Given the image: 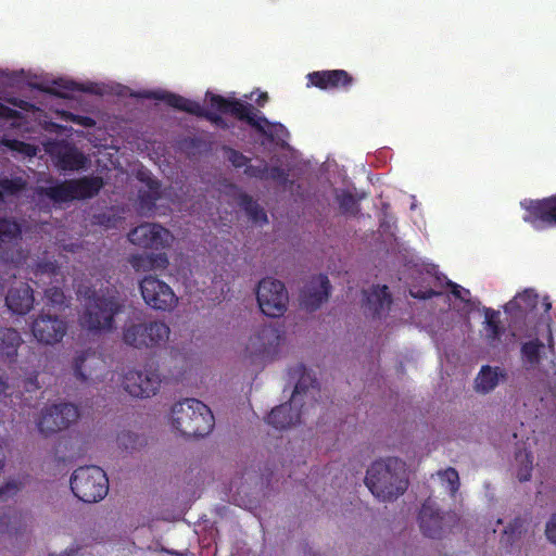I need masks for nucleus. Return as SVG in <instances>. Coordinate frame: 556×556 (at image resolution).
<instances>
[{"label":"nucleus","mask_w":556,"mask_h":556,"mask_svg":"<svg viewBox=\"0 0 556 556\" xmlns=\"http://www.w3.org/2000/svg\"><path fill=\"white\" fill-rule=\"evenodd\" d=\"M302 375L298 380L291 400L288 403L274 407L266 421L276 429L283 430L301 422V417L306 414L307 406H314L316 394L319 393V383L316 378L306 374L305 366L300 365Z\"/></svg>","instance_id":"1"},{"label":"nucleus","mask_w":556,"mask_h":556,"mask_svg":"<svg viewBox=\"0 0 556 556\" xmlns=\"http://www.w3.org/2000/svg\"><path fill=\"white\" fill-rule=\"evenodd\" d=\"M365 484L381 501H393L408 488L406 464L397 457H388L371 464Z\"/></svg>","instance_id":"2"},{"label":"nucleus","mask_w":556,"mask_h":556,"mask_svg":"<svg viewBox=\"0 0 556 556\" xmlns=\"http://www.w3.org/2000/svg\"><path fill=\"white\" fill-rule=\"evenodd\" d=\"M85 303L79 315V326L90 333L99 334L115 328V317L122 313L124 304L115 294H97L87 289L84 293Z\"/></svg>","instance_id":"3"},{"label":"nucleus","mask_w":556,"mask_h":556,"mask_svg":"<svg viewBox=\"0 0 556 556\" xmlns=\"http://www.w3.org/2000/svg\"><path fill=\"white\" fill-rule=\"evenodd\" d=\"M173 428L184 437H205L214 427V416L207 405L197 399L177 402L170 414Z\"/></svg>","instance_id":"4"},{"label":"nucleus","mask_w":556,"mask_h":556,"mask_svg":"<svg viewBox=\"0 0 556 556\" xmlns=\"http://www.w3.org/2000/svg\"><path fill=\"white\" fill-rule=\"evenodd\" d=\"M210 106L220 114H229L238 121L245 122L260 135L274 141L275 137L286 131L280 123H271L264 115H257L260 111L252 104L243 102L236 98H225L219 94L210 96Z\"/></svg>","instance_id":"5"},{"label":"nucleus","mask_w":556,"mask_h":556,"mask_svg":"<svg viewBox=\"0 0 556 556\" xmlns=\"http://www.w3.org/2000/svg\"><path fill=\"white\" fill-rule=\"evenodd\" d=\"M170 329L160 320H127L123 327V341L135 349H151L165 344Z\"/></svg>","instance_id":"6"},{"label":"nucleus","mask_w":556,"mask_h":556,"mask_svg":"<svg viewBox=\"0 0 556 556\" xmlns=\"http://www.w3.org/2000/svg\"><path fill=\"white\" fill-rule=\"evenodd\" d=\"M70 484L74 495L85 503H97L109 491L106 473L94 465L77 468L71 477Z\"/></svg>","instance_id":"7"},{"label":"nucleus","mask_w":556,"mask_h":556,"mask_svg":"<svg viewBox=\"0 0 556 556\" xmlns=\"http://www.w3.org/2000/svg\"><path fill=\"white\" fill-rule=\"evenodd\" d=\"M227 161L237 169L244 168L243 174L248 178H255L258 180H274L285 182L288 178V173L280 166L269 167L264 159L258 160L257 165L251 164V159L242 152L229 146L222 148Z\"/></svg>","instance_id":"8"},{"label":"nucleus","mask_w":556,"mask_h":556,"mask_svg":"<svg viewBox=\"0 0 556 556\" xmlns=\"http://www.w3.org/2000/svg\"><path fill=\"white\" fill-rule=\"evenodd\" d=\"M256 300L262 313L268 317L277 318L285 314L289 302L285 285L274 278H264L256 290Z\"/></svg>","instance_id":"9"},{"label":"nucleus","mask_w":556,"mask_h":556,"mask_svg":"<svg viewBox=\"0 0 556 556\" xmlns=\"http://www.w3.org/2000/svg\"><path fill=\"white\" fill-rule=\"evenodd\" d=\"M419 527L424 535L431 539H440L447 529H452L456 522V514H443L437 504L428 498L421 505L418 515Z\"/></svg>","instance_id":"10"},{"label":"nucleus","mask_w":556,"mask_h":556,"mask_svg":"<svg viewBox=\"0 0 556 556\" xmlns=\"http://www.w3.org/2000/svg\"><path fill=\"white\" fill-rule=\"evenodd\" d=\"M139 288L144 303L155 311H172L178 302L173 289L154 276L143 277Z\"/></svg>","instance_id":"11"},{"label":"nucleus","mask_w":556,"mask_h":556,"mask_svg":"<svg viewBox=\"0 0 556 556\" xmlns=\"http://www.w3.org/2000/svg\"><path fill=\"white\" fill-rule=\"evenodd\" d=\"M78 416V408L74 404H53L42 410L37 426L41 433L49 435L68 428Z\"/></svg>","instance_id":"12"},{"label":"nucleus","mask_w":556,"mask_h":556,"mask_svg":"<svg viewBox=\"0 0 556 556\" xmlns=\"http://www.w3.org/2000/svg\"><path fill=\"white\" fill-rule=\"evenodd\" d=\"M161 384L160 374L151 365L143 370L130 369L123 378V387L134 397H150L156 393Z\"/></svg>","instance_id":"13"},{"label":"nucleus","mask_w":556,"mask_h":556,"mask_svg":"<svg viewBox=\"0 0 556 556\" xmlns=\"http://www.w3.org/2000/svg\"><path fill=\"white\" fill-rule=\"evenodd\" d=\"M520 205L525 210L523 222L534 229L556 226V194L544 199L523 200Z\"/></svg>","instance_id":"14"},{"label":"nucleus","mask_w":556,"mask_h":556,"mask_svg":"<svg viewBox=\"0 0 556 556\" xmlns=\"http://www.w3.org/2000/svg\"><path fill=\"white\" fill-rule=\"evenodd\" d=\"M279 343L278 330L271 326H262L250 337L245 352L253 363L273 359L277 354Z\"/></svg>","instance_id":"15"},{"label":"nucleus","mask_w":556,"mask_h":556,"mask_svg":"<svg viewBox=\"0 0 556 556\" xmlns=\"http://www.w3.org/2000/svg\"><path fill=\"white\" fill-rule=\"evenodd\" d=\"M149 98H152L155 100H161V101L165 102L167 105H169L176 110L187 112V113L192 114L198 117H203L222 129L229 128L228 123L225 121V118L220 114H218L216 112H212V111H206L200 105V103L189 100L180 94L162 91V92H152L149 96Z\"/></svg>","instance_id":"16"},{"label":"nucleus","mask_w":556,"mask_h":556,"mask_svg":"<svg viewBox=\"0 0 556 556\" xmlns=\"http://www.w3.org/2000/svg\"><path fill=\"white\" fill-rule=\"evenodd\" d=\"M128 240L142 249L162 250L170 244V232L159 224L144 223L128 233Z\"/></svg>","instance_id":"17"},{"label":"nucleus","mask_w":556,"mask_h":556,"mask_svg":"<svg viewBox=\"0 0 556 556\" xmlns=\"http://www.w3.org/2000/svg\"><path fill=\"white\" fill-rule=\"evenodd\" d=\"M31 331L37 341L43 344H54L66 334L67 324L56 315L41 313L33 321Z\"/></svg>","instance_id":"18"},{"label":"nucleus","mask_w":556,"mask_h":556,"mask_svg":"<svg viewBox=\"0 0 556 556\" xmlns=\"http://www.w3.org/2000/svg\"><path fill=\"white\" fill-rule=\"evenodd\" d=\"M307 87H315L320 90H343L349 91L355 79L345 70H323L311 72L306 75Z\"/></svg>","instance_id":"19"},{"label":"nucleus","mask_w":556,"mask_h":556,"mask_svg":"<svg viewBox=\"0 0 556 556\" xmlns=\"http://www.w3.org/2000/svg\"><path fill=\"white\" fill-rule=\"evenodd\" d=\"M331 285L327 275L313 276L301 292V305L313 312L320 307L329 298Z\"/></svg>","instance_id":"20"},{"label":"nucleus","mask_w":556,"mask_h":556,"mask_svg":"<svg viewBox=\"0 0 556 556\" xmlns=\"http://www.w3.org/2000/svg\"><path fill=\"white\" fill-rule=\"evenodd\" d=\"M33 289L27 283H21L8 291L5 304L8 308L17 315H26L34 305Z\"/></svg>","instance_id":"21"},{"label":"nucleus","mask_w":556,"mask_h":556,"mask_svg":"<svg viewBox=\"0 0 556 556\" xmlns=\"http://www.w3.org/2000/svg\"><path fill=\"white\" fill-rule=\"evenodd\" d=\"M365 312L374 318L387 313L392 303V296L387 286H374L370 292H366Z\"/></svg>","instance_id":"22"},{"label":"nucleus","mask_w":556,"mask_h":556,"mask_svg":"<svg viewBox=\"0 0 556 556\" xmlns=\"http://www.w3.org/2000/svg\"><path fill=\"white\" fill-rule=\"evenodd\" d=\"M506 378L507 372L504 368L483 365L475 379V390L478 393L488 394L498 386L501 380Z\"/></svg>","instance_id":"23"},{"label":"nucleus","mask_w":556,"mask_h":556,"mask_svg":"<svg viewBox=\"0 0 556 556\" xmlns=\"http://www.w3.org/2000/svg\"><path fill=\"white\" fill-rule=\"evenodd\" d=\"M539 295L533 289H526L510 300L504 309L514 317L523 318L536 308Z\"/></svg>","instance_id":"24"},{"label":"nucleus","mask_w":556,"mask_h":556,"mask_svg":"<svg viewBox=\"0 0 556 556\" xmlns=\"http://www.w3.org/2000/svg\"><path fill=\"white\" fill-rule=\"evenodd\" d=\"M93 361H98V358L91 351H81L74 357V376L80 383L91 384L94 378L98 377L96 374V368L90 364Z\"/></svg>","instance_id":"25"},{"label":"nucleus","mask_w":556,"mask_h":556,"mask_svg":"<svg viewBox=\"0 0 556 556\" xmlns=\"http://www.w3.org/2000/svg\"><path fill=\"white\" fill-rule=\"evenodd\" d=\"M56 164L62 170H78L86 166L88 159L75 146L61 147L55 155Z\"/></svg>","instance_id":"26"},{"label":"nucleus","mask_w":556,"mask_h":556,"mask_svg":"<svg viewBox=\"0 0 556 556\" xmlns=\"http://www.w3.org/2000/svg\"><path fill=\"white\" fill-rule=\"evenodd\" d=\"M129 264L136 271L163 270L168 264L166 253H138L129 257Z\"/></svg>","instance_id":"27"},{"label":"nucleus","mask_w":556,"mask_h":556,"mask_svg":"<svg viewBox=\"0 0 556 556\" xmlns=\"http://www.w3.org/2000/svg\"><path fill=\"white\" fill-rule=\"evenodd\" d=\"M75 200H86L96 197L103 187V179L100 176H85L70 179Z\"/></svg>","instance_id":"28"},{"label":"nucleus","mask_w":556,"mask_h":556,"mask_svg":"<svg viewBox=\"0 0 556 556\" xmlns=\"http://www.w3.org/2000/svg\"><path fill=\"white\" fill-rule=\"evenodd\" d=\"M45 91L63 99L71 98L72 91H83L94 94L100 93L97 85L94 84L83 85L74 80H67L63 78L53 80L52 86L46 88Z\"/></svg>","instance_id":"29"},{"label":"nucleus","mask_w":556,"mask_h":556,"mask_svg":"<svg viewBox=\"0 0 556 556\" xmlns=\"http://www.w3.org/2000/svg\"><path fill=\"white\" fill-rule=\"evenodd\" d=\"M23 340L14 328H3L0 330V354L10 363L15 361L18 348Z\"/></svg>","instance_id":"30"},{"label":"nucleus","mask_w":556,"mask_h":556,"mask_svg":"<svg viewBox=\"0 0 556 556\" xmlns=\"http://www.w3.org/2000/svg\"><path fill=\"white\" fill-rule=\"evenodd\" d=\"M525 532L526 520L521 517H516L505 527L500 539L501 546L510 552L514 547L518 546V543Z\"/></svg>","instance_id":"31"},{"label":"nucleus","mask_w":556,"mask_h":556,"mask_svg":"<svg viewBox=\"0 0 556 556\" xmlns=\"http://www.w3.org/2000/svg\"><path fill=\"white\" fill-rule=\"evenodd\" d=\"M37 194L40 197H47L54 203L75 201L70 179L56 182L54 186L38 187Z\"/></svg>","instance_id":"32"},{"label":"nucleus","mask_w":556,"mask_h":556,"mask_svg":"<svg viewBox=\"0 0 556 556\" xmlns=\"http://www.w3.org/2000/svg\"><path fill=\"white\" fill-rule=\"evenodd\" d=\"M483 312L485 338L492 344L501 339V337L505 332V328L501 323V314L498 311H495L490 307H484Z\"/></svg>","instance_id":"33"},{"label":"nucleus","mask_w":556,"mask_h":556,"mask_svg":"<svg viewBox=\"0 0 556 556\" xmlns=\"http://www.w3.org/2000/svg\"><path fill=\"white\" fill-rule=\"evenodd\" d=\"M239 204L253 223L260 225L268 223L266 212L250 194L242 193L239 198Z\"/></svg>","instance_id":"34"},{"label":"nucleus","mask_w":556,"mask_h":556,"mask_svg":"<svg viewBox=\"0 0 556 556\" xmlns=\"http://www.w3.org/2000/svg\"><path fill=\"white\" fill-rule=\"evenodd\" d=\"M544 349V343L539 339H533L522 343L520 352L522 359L530 366H536L541 362V351Z\"/></svg>","instance_id":"35"},{"label":"nucleus","mask_w":556,"mask_h":556,"mask_svg":"<svg viewBox=\"0 0 556 556\" xmlns=\"http://www.w3.org/2000/svg\"><path fill=\"white\" fill-rule=\"evenodd\" d=\"M27 188V180L22 176L15 177H1L0 191L3 195H16Z\"/></svg>","instance_id":"36"},{"label":"nucleus","mask_w":556,"mask_h":556,"mask_svg":"<svg viewBox=\"0 0 556 556\" xmlns=\"http://www.w3.org/2000/svg\"><path fill=\"white\" fill-rule=\"evenodd\" d=\"M21 225L12 218H0V242H11L21 237Z\"/></svg>","instance_id":"37"},{"label":"nucleus","mask_w":556,"mask_h":556,"mask_svg":"<svg viewBox=\"0 0 556 556\" xmlns=\"http://www.w3.org/2000/svg\"><path fill=\"white\" fill-rule=\"evenodd\" d=\"M23 515L18 514L14 509H10L8 513L0 515V531L9 533H17L21 530V520Z\"/></svg>","instance_id":"38"},{"label":"nucleus","mask_w":556,"mask_h":556,"mask_svg":"<svg viewBox=\"0 0 556 556\" xmlns=\"http://www.w3.org/2000/svg\"><path fill=\"white\" fill-rule=\"evenodd\" d=\"M35 275L40 277L47 276L49 279H54L56 282H59L58 277L62 276L61 268L54 260H42L38 262Z\"/></svg>","instance_id":"39"},{"label":"nucleus","mask_w":556,"mask_h":556,"mask_svg":"<svg viewBox=\"0 0 556 556\" xmlns=\"http://www.w3.org/2000/svg\"><path fill=\"white\" fill-rule=\"evenodd\" d=\"M339 207L344 214L356 215L359 212V205L356 198L351 192H342L337 197Z\"/></svg>","instance_id":"40"},{"label":"nucleus","mask_w":556,"mask_h":556,"mask_svg":"<svg viewBox=\"0 0 556 556\" xmlns=\"http://www.w3.org/2000/svg\"><path fill=\"white\" fill-rule=\"evenodd\" d=\"M47 304L52 306H62L65 302V295L61 287L53 286L45 290Z\"/></svg>","instance_id":"41"},{"label":"nucleus","mask_w":556,"mask_h":556,"mask_svg":"<svg viewBox=\"0 0 556 556\" xmlns=\"http://www.w3.org/2000/svg\"><path fill=\"white\" fill-rule=\"evenodd\" d=\"M160 198V193L157 188L153 189L152 186H150V190L143 191L139 194V202L141 208L152 210L155 207L156 201Z\"/></svg>","instance_id":"42"},{"label":"nucleus","mask_w":556,"mask_h":556,"mask_svg":"<svg viewBox=\"0 0 556 556\" xmlns=\"http://www.w3.org/2000/svg\"><path fill=\"white\" fill-rule=\"evenodd\" d=\"M439 475L448 483L451 495L454 496L459 489V476L457 470L453 467H448L447 469L440 471Z\"/></svg>","instance_id":"43"},{"label":"nucleus","mask_w":556,"mask_h":556,"mask_svg":"<svg viewBox=\"0 0 556 556\" xmlns=\"http://www.w3.org/2000/svg\"><path fill=\"white\" fill-rule=\"evenodd\" d=\"M138 437L130 431H123L117 435L118 445L125 450H132L136 447Z\"/></svg>","instance_id":"44"},{"label":"nucleus","mask_w":556,"mask_h":556,"mask_svg":"<svg viewBox=\"0 0 556 556\" xmlns=\"http://www.w3.org/2000/svg\"><path fill=\"white\" fill-rule=\"evenodd\" d=\"M21 482L15 480L8 481L4 485L0 486V502L5 501L8 497L15 495L21 490Z\"/></svg>","instance_id":"45"},{"label":"nucleus","mask_w":556,"mask_h":556,"mask_svg":"<svg viewBox=\"0 0 556 556\" xmlns=\"http://www.w3.org/2000/svg\"><path fill=\"white\" fill-rule=\"evenodd\" d=\"M526 465L520 467L517 472V478L520 482H526L531 478L532 471V456L529 453L525 454Z\"/></svg>","instance_id":"46"},{"label":"nucleus","mask_w":556,"mask_h":556,"mask_svg":"<svg viewBox=\"0 0 556 556\" xmlns=\"http://www.w3.org/2000/svg\"><path fill=\"white\" fill-rule=\"evenodd\" d=\"M409 294L414 298V299H418V300H429V299H432L434 296H438L440 295L441 293L438 292V291H434L433 289L431 288H427V289H415V288H412L409 289Z\"/></svg>","instance_id":"47"},{"label":"nucleus","mask_w":556,"mask_h":556,"mask_svg":"<svg viewBox=\"0 0 556 556\" xmlns=\"http://www.w3.org/2000/svg\"><path fill=\"white\" fill-rule=\"evenodd\" d=\"M447 287L451 288V293L456 298V299H459L466 303L469 302V300H466L465 299V295H469L470 294V291L468 289H464L462 288L459 285H457L456 282H453L451 280H448L446 282Z\"/></svg>","instance_id":"48"},{"label":"nucleus","mask_w":556,"mask_h":556,"mask_svg":"<svg viewBox=\"0 0 556 556\" xmlns=\"http://www.w3.org/2000/svg\"><path fill=\"white\" fill-rule=\"evenodd\" d=\"M545 534L547 540L556 545V511L546 523Z\"/></svg>","instance_id":"49"},{"label":"nucleus","mask_w":556,"mask_h":556,"mask_svg":"<svg viewBox=\"0 0 556 556\" xmlns=\"http://www.w3.org/2000/svg\"><path fill=\"white\" fill-rule=\"evenodd\" d=\"M67 118L71 122H73L77 125L84 126V127H92L96 124L93 118H91L89 116L76 115L73 113H70Z\"/></svg>","instance_id":"50"},{"label":"nucleus","mask_w":556,"mask_h":556,"mask_svg":"<svg viewBox=\"0 0 556 556\" xmlns=\"http://www.w3.org/2000/svg\"><path fill=\"white\" fill-rule=\"evenodd\" d=\"M18 112L14 109H11L0 102V117L2 118H15L17 117Z\"/></svg>","instance_id":"51"},{"label":"nucleus","mask_w":556,"mask_h":556,"mask_svg":"<svg viewBox=\"0 0 556 556\" xmlns=\"http://www.w3.org/2000/svg\"><path fill=\"white\" fill-rule=\"evenodd\" d=\"M8 443L5 439L0 440V471L4 467V460H5V453L4 450L7 447Z\"/></svg>","instance_id":"52"},{"label":"nucleus","mask_w":556,"mask_h":556,"mask_svg":"<svg viewBox=\"0 0 556 556\" xmlns=\"http://www.w3.org/2000/svg\"><path fill=\"white\" fill-rule=\"evenodd\" d=\"M268 101L267 92H261L258 97L255 99V102L258 106L263 108Z\"/></svg>","instance_id":"53"},{"label":"nucleus","mask_w":556,"mask_h":556,"mask_svg":"<svg viewBox=\"0 0 556 556\" xmlns=\"http://www.w3.org/2000/svg\"><path fill=\"white\" fill-rule=\"evenodd\" d=\"M77 551H78V548H68V549H65L60 555L51 554L50 556H73L77 553Z\"/></svg>","instance_id":"54"},{"label":"nucleus","mask_w":556,"mask_h":556,"mask_svg":"<svg viewBox=\"0 0 556 556\" xmlns=\"http://www.w3.org/2000/svg\"><path fill=\"white\" fill-rule=\"evenodd\" d=\"M8 389L7 382L3 380V378L0 376V394L5 392Z\"/></svg>","instance_id":"55"},{"label":"nucleus","mask_w":556,"mask_h":556,"mask_svg":"<svg viewBox=\"0 0 556 556\" xmlns=\"http://www.w3.org/2000/svg\"><path fill=\"white\" fill-rule=\"evenodd\" d=\"M551 308V303H546V311Z\"/></svg>","instance_id":"56"},{"label":"nucleus","mask_w":556,"mask_h":556,"mask_svg":"<svg viewBox=\"0 0 556 556\" xmlns=\"http://www.w3.org/2000/svg\"><path fill=\"white\" fill-rule=\"evenodd\" d=\"M0 200H2V192L0 191Z\"/></svg>","instance_id":"57"}]
</instances>
